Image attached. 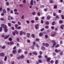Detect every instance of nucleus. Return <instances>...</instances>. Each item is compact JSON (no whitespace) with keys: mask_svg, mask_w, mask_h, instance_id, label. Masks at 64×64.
Wrapping results in <instances>:
<instances>
[{"mask_svg":"<svg viewBox=\"0 0 64 64\" xmlns=\"http://www.w3.org/2000/svg\"><path fill=\"white\" fill-rule=\"evenodd\" d=\"M54 23H55V22H53L52 23V25H54Z\"/></svg>","mask_w":64,"mask_h":64,"instance_id":"56","label":"nucleus"},{"mask_svg":"<svg viewBox=\"0 0 64 64\" xmlns=\"http://www.w3.org/2000/svg\"><path fill=\"white\" fill-rule=\"evenodd\" d=\"M55 51L56 53H58L59 52H60L61 50H58L56 49L55 50Z\"/></svg>","mask_w":64,"mask_h":64,"instance_id":"7","label":"nucleus"},{"mask_svg":"<svg viewBox=\"0 0 64 64\" xmlns=\"http://www.w3.org/2000/svg\"><path fill=\"white\" fill-rule=\"evenodd\" d=\"M40 36H43V33L41 32L39 34Z\"/></svg>","mask_w":64,"mask_h":64,"instance_id":"14","label":"nucleus"},{"mask_svg":"<svg viewBox=\"0 0 64 64\" xmlns=\"http://www.w3.org/2000/svg\"><path fill=\"white\" fill-rule=\"evenodd\" d=\"M24 15H23L22 16V19H24Z\"/></svg>","mask_w":64,"mask_h":64,"instance_id":"37","label":"nucleus"},{"mask_svg":"<svg viewBox=\"0 0 64 64\" xmlns=\"http://www.w3.org/2000/svg\"><path fill=\"white\" fill-rule=\"evenodd\" d=\"M44 30V28H43L41 29V30H40V31H43Z\"/></svg>","mask_w":64,"mask_h":64,"instance_id":"52","label":"nucleus"},{"mask_svg":"<svg viewBox=\"0 0 64 64\" xmlns=\"http://www.w3.org/2000/svg\"><path fill=\"white\" fill-rule=\"evenodd\" d=\"M57 8V7L56 5L54 6V9H56Z\"/></svg>","mask_w":64,"mask_h":64,"instance_id":"34","label":"nucleus"},{"mask_svg":"<svg viewBox=\"0 0 64 64\" xmlns=\"http://www.w3.org/2000/svg\"><path fill=\"white\" fill-rule=\"evenodd\" d=\"M2 49H5V46H3L2 47Z\"/></svg>","mask_w":64,"mask_h":64,"instance_id":"46","label":"nucleus"},{"mask_svg":"<svg viewBox=\"0 0 64 64\" xmlns=\"http://www.w3.org/2000/svg\"><path fill=\"white\" fill-rule=\"evenodd\" d=\"M33 54H34V55H37V53L36 52H33Z\"/></svg>","mask_w":64,"mask_h":64,"instance_id":"6","label":"nucleus"},{"mask_svg":"<svg viewBox=\"0 0 64 64\" xmlns=\"http://www.w3.org/2000/svg\"><path fill=\"white\" fill-rule=\"evenodd\" d=\"M51 18V17H50V16H47V20H49Z\"/></svg>","mask_w":64,"mask_h":64,"instance_id":"10","label":"nucleus"},{"mask_svg":"<svg viewBox=\"0 0 64 64\" xmlns=\"http://www.w3.org/2000/svg\"><path fill=\"white\" fill-rule=\"evenodd\" d=\"M18 23L19 25H21V22H20L19 21L18 22Z\"/></svg>","mask_w":64,"mask_h":64,"instance_id":"36","label":"nucleus"},{"mask_svg":"<svg viewBox=\"0 0 64 64\" xmlns=\"http://www.w3.org/2000/svg\"><path fill=\"white\" fill-rule=\"evenodd\" d=\"M39 62L40 63H42V60H38Z\"/></svg>","mask_w":64,"mask_h":64,"instance_id":"47","label":"nucleus"},{"mask_svg":"<svg viewBox=\"0 0 64 64\" xmlns=\"http://www.w3.org/2000/svg\"><path fill=\"white\" fill-rule=\"evenodd\" d=\"M2 27H0V32L2 31Z\"/></svg>","mask_w":64,"mask_h":64,"instance_id":"41","label":"nucleus"},{"mask_svg":"<svg viewBox=\"0 0 64 64\" xmlns=\"http://www.w3.org/2000/svg\"><path fill=\"white\" fill-rule=\"evenodd\" d=\"M6 4L7 6H8V5H9V2H7L6 3Z\"/></svg>","mask_w":64,"mask_h":64,"instance_id":"53","label":"nucleus"},{"mask_svg":"<svg viewBox=\"0 0 64 64\" xmlns=\"http://www.w3.org/2000/svg\"><path fill=\"white\" fill-rule=\"evenodd\" d=\"M10 44H14V42L13 41H11L10 42Z\"/></svg>","mask_w":64,"mask_h":64,"instance_id":"33","label":"nucleus"},{"mask_svg":"<svg viewBox=\"0 0 64 64\" xmlns=\"http://www.w3.org/2000/svg\"><path fill=\"white\" fill-rule=\"evenodd\" d=\"M64 25H62L60 26V28L61 29H63V27H64Z\"/></svg>","mask_w":64,"mask_h":64,"instance_id":"19","label":"nucleus"},{"mask_svg":"<svg viewBox=\"0 0 64 64\" xmlns=\"http://www.w3.org/2000/svg\"><path fill=\"white\" fill-rule=\"evenodd\" d=\"M22 52V50H19L18 51V53H20V52Z\"/></svg>","mask_w":64,"mask_h":64,"instance_id":"29","label":"nucleus"},{"mask_svg":"<svg viewBox=\"0 0 64 64\" xmlns=\"http://www.w3.org/2000/svg\"><path fill=\"white\" fill-rule=\"evenodd\" d=\"M10 36V35H8V36L6 35L5 36L4 38V39H6L7 38H8Z\"/></svg>","mask_w":64,"mask_h":64,"instance_id":"4","label":"nucleus"},{"mask_svg":"<svg viewBox=\"0 0 64 64\" xmlns=\"http://www.w3.org/2000/svg\"><path fill=\"white\" fill-rule=\"evenodd\" d=\"M9 40L11 41H12V38H9Z\"/></svg>","mask_w":64,"mask_h":64,"instance_id":"40","label":"nucleus"},{"mask_svg":"<svg viewBox=\"0 0 64 64\" xmlns=\"http://www.w3.org/2000/svg\"><path fill=\"white\" fill-rule=\"evenodd\" d=\"M58 60H56L55 62V64H58Z\"/></svg>","mask_w":64,"mask_h":64,"instance_id":"18","label":"nucleus"},{"mask_svg":"<svg viewBox=\"0 0 64 64\" xmlns=\"http://www.w3.org/2000/svg\"><path fill=\"white\" fill-rule=\"evenodd\" d=\"M16 50H13L12 51V53L13 54H14V53H16Z\"/></svg>","mask_w":64,"mask_h":64,"instance_id":"26","label":"nucleus"},{"mask_svg":"<svg viewBox=\"0 0 64 64\" xmlns=\"http://www.w3.org/2000/svg\"><path fill=\"white\" fill-rule=\"evenodd\" d=\"M50 60H51V58H48L47 59V61H48V62H50Z\"/></svg>","mask_w":64,"mask_h":64,"instance_id":"5","label":"nucleus"},{"mask_svg":"<svg viewBox=\"0 0 64 64\" xmlns=\"http://www.w3.org/2000/svg\"><path fill=\"white\" fill-rule=\"evenodd\" d=\"M40 7L41 8H43L44 7V5L42 6H40Z\"/></svg>","mask_w":64,"mask_h":64,"instance_id":"55","label":"nucleus"},{"mask_svg":"<svg viewBox=\"0 0 64 64\" xmlns=\"http://www.w3.org/2000/svg\"><path fill=\"white\" fill-rule=\"evenodd\" d=\"M45 45L47 47H48L49 46V44L47 43H46L45 44Z\"/></svg>","mask_w":64,"mask_h":64,"instance_id":"17","label":"nucleus"},{"mask_svg":"<svg viewBox=\"0 0 64 64\" xmlns=\"http://www.w3.org/2000/svg\"><path fill=\"white\" fill-rule=\"evenodd\" d=\"M45 28L46 29H48L49 28V26H46L45 27Z\"/></svg>","mask_w":64,"mask_h":64,"instance_id":"43","label":"nucleus"},{"mask_svg":"<svg viewBox=\"0 0 64 64\" xmlns=\"http://www.w3.org/2000/svg\"><path fill=\"white\" fill-rule=\"evenodd\" d=\"M23 6V4H20V7H22V6Z\"/></svg>","mask_w":64,"mask_h":64,"instance_id":"59","label":"nucleus"},{"mask_svg":"<svg viewBox=\"0 0 64 64\" xmlns=\"http://www.w3.org/2000/svg\"><path fill=\"white\" fill-rule=\"evenodd\" d=\"M14 26L16 27V29H17V27L18 26V25L17 24H15Z\"/></svg>","mask_w":64,"mask_h":64,"instance_id":"13","label":"nucleus"},{"mask_svg":"<svg viewBox=\"0 0 64 64\" xmlns=\"http://www.w3.org/2000/svg\"><path fill=\"white\" fill-rule=\"evenodd\" d=\"M27 37L28 38H29V37H30V33H28L27 34Z\"/></svg>","mask_w":64,"mask_h":64,"instance_id":"15","label":"nucleus"},{"mask_svg":"<svg viewBox=\"0 0 64 64\" xmlns=\"http://www.w3.org/2000/svg\"><path fill=\"white\" fill-rule=\"evenodd\" d=\"M1 26L2 27H3L4 28V32H7L8 30L7 29V26L5 25L4 24H2L1 25Z\"/></svg>","mask_w":64,"mask_h":64,"instance_id":"1","label":"nucleus"},{"mask_svg":"<svg viewBox=\"0 0 64 64\" xmlns=\"http://www.w3.org/2000/svg\"><path fill=\"white\" fill-rule=\"evenodd\" d=\"M38 26H39V24H36V25H35V27L36 29H38V28H39Z\"/></svg>","mask_w":64,"mask_h":64,"instance_id":"2","label":"nucleus"},{"mask_svg":"<svg viewBox=\"0 0 64 64\" xmlns=\"http://www.w3.org/2000/svg\"><path fill=\"white\" fill-rule=\"evenodd\" d=\"M46 25H48V24H49V22H48V21H47L46 22Z\"/></svg>","mask_w":64,"mask_h":64,"instance_id":"28","label":"nucleus"},{"mask_svg":"<svg viewBox=\"0 0 64 64\" xmlns=\"http://www.w3.org/2000/svg\"><path fill=\"white\" fill-rule=\"evenodd\" d=\"M14 12H17V9H15L14 10Z\"/></svg>","mask_w":64,"mask_h":64,"instance_id":"54","label":"nucleus"},{"mask_svg":"<svg viewBox=\"0 0 64 64\" xmlns=\"http://www.w3.org/2000/svg\"><path fill=\"white\" fill-rule=\"evenodd\" d=\"M3 11L4 13H6V11L4 9L3 10Z\"/></svg>","mask_w":64,"mask_h":64,"instance_id":"30","label":"nucleus"},{"mask_svg":"<svg viewBox=\"0 0 64 64\" xmlns=\"http://www.w3.org/2000/svg\"><path fill=\"white\" fill-rule=\"evenodd\" d=\"M21 58L22 59H23V58H24V56L23 55H22L21 56Z\"/></svg>","mask_w":64,"mask_h":64,"instance_id":"35","label":"nucleus"},{"mask_svg":"<svg viewBox=\"0 0 64 64\" xmlns=\"http://www.w3.org/2000/svg\"><path fill=\"white\" fill-rule=\"evenodd\" d=\"M35 19H36V20H39L38 18L37 17H36V18Z\"/></svg>","mask_w":64,"mask_h":64,"instance_id":"38","label":"nucleus"},{"mask_svg":"<svg viewBox=\"0 0 64 64\" xmlns=\"http://www.w3.org/2000/svg\"><path fill=\"white\" fill-rule=\"evenodd\" d=\"M23 2L24 3H26V0H24L23 1Z\"/></svg>","mask_w":64,"mask_h":64,"instance_id":"63","label":"nucleus"},{"mask_svg":"<svg viewBox=\"0 0 64 64\" xmlns=\"http://www.w3.org/2000/svg\"><path fill=\"white\" fill-rule=\"evenodd\" d=\"M10 55L11 57H12L13 56V54H10Z\"/></svg>","mask_w":64,"mask_h":64,"instance_id":"58","label":"nucleus"},{"mask_svg":"<svg viewBox=\"0 0 64 64\" xmlns=\"http://www.w3.org/2000/svg\"><path fill=\"white\" fill-rule=\"evenodd\" d=\"M7 56H5V58L4 59V61H6V60H7Z\"/></svg>","mask_w":64,"mask_h":64,"instance_id":"20","label":"nucleus"},{"mask_svg":"<svg viewBox=\"0 0 64 64\" xmlns=\"http://www.w3.org/2000/svg\"><path fill=\"white\" fill-rule=\"evenodd\" d=\"M54 62V61H53V60H52L50 62L51 63H52V64H53Z\"/></svg>","mask_w":64,"mask_h":64,"instance_id":"51","label":"nucleus"},{"mask_svg":"<svg viewBox=\"0 0 64 64\" xmlns=\"http://www.w3.org/2000/svg\"><path fill=\"white\" fill-rule=\"evenodd\" d=\"M56 34V32H54V34H52L51 35V36H52V37H53L54 36H55V34Z\"/></svg>","mask_w":64,"mask_h":64,"instance_id":"11","label":"nucleus"},{"mask_svg":"<svg viewBox=\"0 0 64 64\" xmlns=\"http://www.w3.org/2000/svg\"><path fill=\"white\" fill-rule=\"evenodd\" d=\"M8 26H9V27H10V26H11V24L10 23H8Z\"/></svg>","mask_w":64,"mask_h":64,"instance_id":"27","label":"nucleus"},{"mask_svg":"<svg viewBox=\"0 0 64 64\" xmlns=\"http://www.w3.org/2000/svg\"><path fill=\"white\" fill-rule=\"evenodd\" d=\"M1 21H3V20H4V18H1Z\"/></svg>","mask_w":64,"mask_h":64,"instance_id":"57","label":"nucleus"},{"mask_svg":"<svg viewBox=\"0 0 64 64\" xmlns=\"http://www.w3.org/2000/svg\"><path fill=\"white\" fill-rule=\"evenodd\" d=\"M14 14L15 15H19V13L17 12H15Z\"/></svg>","mask_w":64,"mask_h":64,"instance_id":"32","label":"nucleus"},{"mask_svg":"<svg viewBox=\"0 0 64 64\" xmlns=\"http://www.w3.org/2000/svg\"><path fill=\"white\" fill-rule=\"evenodd\" d=\"M23 32L22 31H20V35H23Z\"/></svg>","mask_w":64,"mask_h":64,"instance_id":"12","label":"nucleus"},{"mask_svg":"<svg viewBox=\"0 0 64 64\" xmlns=\"http://www.w3.org/2000/svg\"><path fill=\"white\" fill-rule=\"evenodd\" d=\"M45 48L43 46H42V50H44Z\"/></svg>","mask_w":64,"mask_h":64,"instance_id":"42","label":"nucleus"},{"mask_svg":"<svg viewBox=\"0 0 64 64\" xmlns=\"http://www.w3.org/2000/svg\"><path fill=\"white\" fill-rule=\"evenodd\" d=\"M17 59H20V56H18L17 57Z\"/></svg>","mask_w":64,"mask_h":64,"instance_id":"25","label":"nucleus"},{"mask_svg":"<svg viewBox=\"0 0 64 64\" xmlns=\"http://www.w3.org/2000/svg\"><path fill=\"white\" fill-rule=\"evenodd\" d=\"M26 22L27 24H29L30 23V21L28 20H27L26 21Z\"/></svg>","mask_w":64,"mask_h":64,"instance_id":"16","label":"nucleus"},{"mask_svg":"<svg viewBox=\"0 0 64 64\" xmlns=\"http://www.w3.org/2000/svg\"><path fill=\"white\" fill-rule=\"evenodd\" d=\"M59 46V45L57 44V45L56 46V48H57V47H58Z\"/></svg>","mask_w":64,"mask_h":64,"instance_id":"45","label":"nucleus"},{"mask_svg":"<svg viewBox=\"0 0 64 64\" xmlns=\"http://www.w3.org/2000/svg\"><path fill=\"white\" fill-rule=\"evenodd\" d=\"M12 23H14V24L15 23V22L14 21H12Z\"/></svg>","mask_w":64,"mask_h":64,"instance_id":"62","label":"nucleus"},{"mask_svg":"<svg viewBox=\"0 0 64 64\" xmlns=\"http://www.w3.org/2000/svg\"><path fill=\"white\" fill-rule=\"evenodd\" d=\"M12 33L14 36H15V32H13Z\"/></svg>","mask_w":64,"mask_h":64,"instance_id":"48","label":"nucleus"},{"mask_svg":"<svg viewBox=\"0 0 64 64\" xmlns=\"http://www.w3.org/2000/svg\"><path fill=\"white\" fill-rule=\"evenodd\" d=\"M36 47H39V46L38 44H36Z\"/></svg>","mask_w":64,"mask_h":64,"instance_id":"64","label":"nucleus"},{"mask_svg":"<svg viewBox=\"0 0 64 64\" xmlns=\"http://www.w3.org/2000/svg\"><path fill=\"white\" fill-rule=\"evenodd\" d=\"M14 32L16 33V34H18V32H17V31L16 30H14Z\"/></svg>","mask_w":64,"mask_h":64,"instance_id":"23","label":"nucleus"},{"mask_svg":"<svg viewBox=\"0 0 64 64\" xmlns=\"http://www.w3.org/2000/svg\"><path fill=\"white\" fill-rule=\"evenodd\" d=\"M52 42H54L52 46V47H54L55 46V45H56V42H55V41L54 40H52Z\"/></svg>","mask_w":64,"mask_h":64,"instance_id":"3","label":"nucleus"},{"mask_svg":"<svg viewBox=\"0 0 64 64\" xmlns=\"http://www.w3.org/2000/svg\"><path fill=\"white\" fill-rule=\"evenodd\" d=\"M59 23L60 24H62L63 23V21L61 20H60L59 21Z\"/></svg>","mask_w":64,"mask_h":64,"instance_id":"31","label":"nucleus"},{"mask_svg":"<svg viewBox=\"0 0 64 64\" xmlns=\"http://www.w3.org/2000/svg\"><path fill=\"white\" fill-rule=\"evenodd\" d=\"M5 54L3 53H1L0 54V56H4Z\"/></svg>","mask_w":64,"mask_h":64,"instance_id":"8","label":"nucleus"},{"mask_svg":"<svg viewBox=\"0 0 64 64\" xmlns=\"http://www.w3.org/2000/svg\"><path fill=\"white\" fill-rule=\"evenodd\" d=\"M28 53V52L27 51H26L24 52V54H27Z\"/></svg>","mask_w":64,"mask_h":64,"instance_id":"39","label":"nucleus"},{"mask_svg":"<svg viewBox=\"0 0 64 64\" xmlns=\"http://www.w3.org/2000/svg\"><path fill=\"white\" fill-rule=\"evenodd\" d=\"M30 5H33V0H31L30 2Z\"/></svg>","mask_w":64,"mask_h":64,"instance_id":"9","label":"nucleus"},{"mask_svg":"<svg viewBox=\"0 0 64 64\" xmlns=\"http://www.w3.org/2000/svg\"><path fill=\"white\" fill-rule=\"evenodd\" d=\"M53 15L54 16H56V14L55 13H54L53 14Z\"/></svg>","mask_w":64,"mask_h":64,"instance_id":"60","label":"nucleus"},{"mask_svg":"<svg viewBox=\"0 0 64 64\" xmlns=\"http://www.w3.org/2000/svg\"><path fill=\"white\" fill-rule=\"evenodd\" d=\"M36 14V13L35 12H34L32 13V15H35Z\"/></svg>","mask_w":64,"mask_h":64,"instance_id":"21","label":"nucleus"},{"mask_svg":"<svg viewBox=\"0 0 64 64\" xmlns=\"http://www.w3.org/2000/svg\"><path fill=\"white\" fill-rule=\"evenodd\" d=\"M21 27L20 26H19L17 28V29L20 30V29H21Z\"/></svg>","mask_w":64,"mask_h":64,"instance_id":"24","label":"nucleus"},{"mask_svg":"<svg viewBox=\"0 0 64 64\" xmlns=\"http://www.w3.org/2000/svg\"><path fill=\"white\" fill-rule=\"evenodd\" d=\"M50 3H53L54 2L53 1V0H50Z\"/></svg>","mask_w":64,"mask_h":64,"instance_id":"22","label":"nucleus"},{"mask_svg":"<svg viewBox=\"0 0 64 64\" xmlns=\"http://www.w3.org/2000/svg\"><path fill=\"white\" fill-rule=\"evenodd\" d=\"M32 36L33 38H35V36H34V34H32Z\"/></svg>","mask_w":64,"mask_h":64,"instance_id":"44","label":"nucleus"},{"mask_svg":"<svg viewBox=\"0 0 64 64\" xmlns=\"http://www.w3.org/2000/svg\"><path fill=\"white\" fill-rule=\"evenodd\" d=\"M38 57L39 58H40L42 57V56H41V55H40L38 56Z\"/></svg>","mask_w":64,"mask_h":64,"instance_id":"49","label":"nucleus"},{"mask_svg":"<svg viewBox=\"0 0 64 64\" xmlns=\"http://www.w3.org/2000/svg\"><path fill=\"white\" fill-rule=\"evenodd\" d=\"M41 23L42 24H43L44 23V22H43V20H41Z\"/></svg>","mask_w":64,"mask_h":64,"instance_id":"61","label":"nucleus"},{"mask_svg":"<svg viewBox=\"0 0 64 64\" xmlns=\"http://www.w3.org/2000/svg\"><path fill=\"white\" fill-rule=\"evenodd\" d=\"M27 41L28 43H30V40L29 39L27 40Z\"/></svg>","mask_w":64,"mask_h":64,"instance_id":"50","label":"nucleus"}]
</instances>
